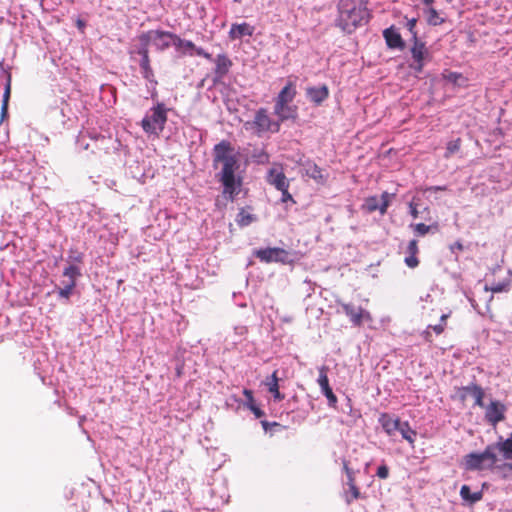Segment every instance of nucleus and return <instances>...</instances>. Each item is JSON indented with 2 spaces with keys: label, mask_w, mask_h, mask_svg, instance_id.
Segmentation results:
<instances>
[{
  "label": "nucleus",
  "mask_w": 512,
  "mask_h": 512,
  "mask_svg": "<svg viewBox=\"0 0 512 512\" xmlns=\"http://www.w3.org/2000/svg\"><path fill=\"white\" fill-rule=\"evenodd\" d=\"M222 164L220 172L221 181L224 185V192L233 194L236 189L235 171L238 169V159L236 152L227 141H221L214 147V165Z\"/></svg>",
  "instance_id": "obj_1"
},
{
  "label": "nucleus",
  "mask_w": 512,
  "mask_h": 512,
  "mask_svg": "<svg viewBox=\"0 0 512 512\" xmlns=\"http://www.w3.org/2000/svg\"><path fill=\"white\" fill-rule=\"evenodd\" d=\"M368 16L367 0H339L337 25L343 31L351 33L367 22Z\"/></svg>",
  "instance_id": "obj_2"
},
{
  "label": "nucleus",
  "mask_w": 512,
  "mask_h": 512,
  "mask_svg": "<svg viewBox=\"0 0 512 512\" xmlns=\"http://www.w3.org/2000/svg\"><path fill=\"white\" fill-rule=\"evenodd\" d=\"M167 111L168 109L163 103H158L152 107L141 121L143 130L148 134L159 135L167 122Z\"/></svg>",
  "instance_id": "obj_3"
},
{
  "label": "nucleus",
  "mask_w": 512,
  "mask_h": 512,
  "mask_svg": "<svg viewBox=\"0 0 512 512\" xmlns=\"http://www.w3.org/2000/svg\"><path fill=\"white\" fill-rule=\"evenodd\" d=\"M295 95L296 89L292 82H288L287 85L280 91L274 107V113L279 117L280 120L283 121L294 117L295 110L288 106V104L292 102Z\"/></svg>",
  "instance_id": "obj_4"
},
{
  "label": "nucleus",
  "mask_w": 512,
  "mask_h": 512,
  "mask_svg": "<svg viewBox=\"0 0 512 512\" xmlns=\"http://www.w3.org/2000/svg\"><path fill=\"white\" fill-rule=\"evenodd\" d=\"M497 461L496 448L488 446L482 453H471L465 457L464 465L469 470L491 468Z\"/></svg>",
  "instance_id": "obj_5"
},
{
  "label": "nucleus",
  "mask_w": 512,
  "mask_h": 512,
  "mask_svg": "<svg viewBox=\"0 0 512 512\" xmlns=\"http://www.w3.org/2000/svg\"><path fill=\"white\" fill-rule=\"evenodd\" d=\"M244 126L247 130H255L257 133L279 130V124L271 121L265 109L258 110L254 120L246 122Z\"/></svg>",
  "instance_id": "obj_6"
},
{
  "label": "nucleus",
  "mask_w": 512,
  "mask_h": 512,
  "mask_svg": "<svg viewBox=\"0 0 512 512\" xmlns=\"http://www.w3.org/2000/svg\"><path fill=\"white\" fill-rule=\"evenodd\" d=\"M175 37L176 35L170 32L154 30L142 34L139 37V41L147 42L148 45L153 43V45H155L158 50H164L168 48L171 43L174 44Z\"/></svg>",
  "instance_id": "obj_7"
},
{
  "label": "nucleus",
  "mask_w": 512,
  "mask_h": 512,
  "mask_svg": "<svg viewBox=\"0 0 512 512\" xmlns=\"http://www.w3.org/2000/svg\"><path fill=\"white\" fill-rule=\"evenodd\" d=\"M392 197H394V194H389L387 192L382 193L380 200L376 196L368 197L365 200L364 208L369 212L379 210L383 215L386 213Z\"/></svg>",
  "instance_id": "obj_8"
},
{
  "label": "nucleus",
  "mask_w": 512,
  "mask_h": 512,
  "mask_svg": "<svg viewBox=\"0 0 512 512\" xmlns=\"http://www.w3.org/2000/svg\"><path fill=\"white\" fill-rule=\"evenodd\" d=\"M255 255L266 263L269 262H286L288 259V253L281 248H266L260 249L255 252Z\"/></svg>",
  "instance_id": "obj_9"
},
{
  "label": "nucleus",
  "mask_w": 512,
  "mask_h": 512,
  "mask_svg": "<svg viewBox=\"0 0 512 512\" xmlns=\"http://www.w3.org/2000/svg\"><path fill=\"white\" fill-rule=\"evenodd\" d=\"M148 47H149V45L147 44V42L140 41V46H139L137 52L142 57L141 62H140V67L142 69V74H143L144 78H146L149 81H152L153 71L150 66Z\"/></svg>",
  "instance_id": "obj_10"
},
{
  "label": "nucleus",
  "mask_w": 512,
  "mask_h": 512,
  "mask_svg": "<svg viewBox=\"0 0 512 512\" xmlns=\"http://www.w3.org/2000/svg\"><path fill=\"white\" fill-rule=\"evenodd\" d=\"M342 307L344 312L350 317L351 321L355 325H360L363 320L371 319L369 312L365 311L361 307H355L351 304H343Z\"/></svg>",
  "instance_id": "obj_11"
},
{
  "label": "nucleus",
  "mask_w": 512,
  "mask_h": 512,
  "mask_svg": "<svg viewBox=\"0 0 512 512\" xmlns=\"http://www.w3.org/2000/svg\"><path fill=\"white\" fill-rule=\"evenodd\" d=\"M267 181L277 190H283L289 187V182L280 168H271L268 172Z\"/></svg>",
  "instance_id": "obj_12"
},
{
  "label": "nucleus",
  "mask_w": 512,
  "mask_h": 512,
  "mask_svg": "<svg viewBox=\"0 0 512 512\" xmlns=\"http://www.w3.org/2000/svg\"><path fill=\"white\" fill-rule=\"evenodd\" d=\"M504 406L498 401H492L486 407L485 417L491 424H496L504 418Z\"/></svg>",
  "instance_id": "obj_13"
},
{
  "label": "nucleus",
  "mask_w": 512,
  "mask_h": 512,
  "mask_svg": "<svg viewBox=\"0 0 512 512\" xmlns=\"http://www.w3.org/2000/svg\"><path fill=\"white\" fill-rule=\"evenodd\" d=\"M302 174L314 179L318 183H323L326 180L323 170L310 161L302 165Z\"/></svg>",
  "instance_id": "obj_14"
},
{
  "label": "nucleus",
  "mask_w": 512,
  "mask_h": 512,
  "mask_svg": "<svg viewBox=\"0 0 512 512\" xmlns=\"http://www.w3.org/2000/svg\"><path fill=\"white\" fill-rule=\"evenodd\" d=\"M254 33V27L248 23L233 24L229 31V37L232 40L240 39L243 36H252Z\"/></svg>",
  "instance_id": "obj_15"
},
{
  "label": "nucleus",
  "mask_w": 512,
  "mask_h": 512,
  "mask_svg": "<svg viewBox=\"0 0 512 512\" xmlns=\"http://www.w3.org/2000/svg\"><path fill=\"white\" fill-rule=\"evenodd\" d=\"M329 95L326 85L307 88V97L315 104H321Z\"/></svg>",
  "instance_id": "obj_16"
},
{
  "label": "nucleus",
  "mask_w": 512,
  "mask_h": 512,
  "mask_svg": "<svg viewBox=\"0 0 512 512\" xmlns=\"http://www.w3.org/2000/svg\"><path fill=\"white\" fill-rule=\"evenodd\" d=\"M413 59L417 62V66H415V69L418 71H421L423 67V61L427 55V49L425 45L421 42H418L415 40V43L411 49Z\"/></svg>",
  "instance_id": "obj_17"
},
{
  "label": "nucleus",
  "mask_w": 512,
  "mask_h": 512,
  "mask_svg": "<svg viewBox=\"0 0 512 512\" xmlns=\"http://www.w3.org/2000/svg\"><path fill=\"white\" fill-rule=\"evenodd\" d=\"M462 392H463L462 393L463 397L471 396L474 399L476 405H478L480 407H484V403H483L484 392L479 386L470 385V386L464 387L462 389Z\"/></svg>",
  "instance_id": "obj_18"
},
{
  "label": "nucleus",
  "mask_w": 512,
  "mask_h": 512,
  "mask_svg": "<svg viewBox=\"0 0 512 512\" xmlns=\"http://www.w3.org/2000/svg\"><path fill=\"white\" fill-rule=\"evenodd\" d=\"M384 37L387 45L390 48H402L403 41L400 34L393 28H388L384 31Z\"/></svg>",
  "instance_id": "obj_19"
},
{
  "label": "nucleus",
  "mask_w": 512,
  "mask_h": 512,
  "mask_svg": "<svg viewBox=\"0 0 512 512\" xmlns=\"http://www.w3.org/2000/svg\"><path fill=\"white\" fill-rule=\"evenodd\" d=\"M383 429L388 435H393L400 426L401 421L398 418H392L387 414H383L380 418Z\"/></svg>",
  "instance_id": "obj_20"
},
{
  "label": "nucleus",
  "mask_w": 512,
  "mask_h": 512,
  "mask_svg": "<svg viewBox=\"0 0 512 512\" xmlns=\"http://www.w3.org/2000/svg\"><path fill=\"white\" fill-rule=\"evenodd\" d=\"M278 381L277 371H274L271 377L266 380L265 385L268 387L269 392L273 394L274 399L281 401L284 399V395L279 391Z\"/></svg>",
  "instance_id": "obj_21"
},
{
  "label": "nucleus",
  "mask_w": 512,
  "mask_h": 512,
  "mask_svg": "<svg viewBox=\"0 0 512 512\" xmlns=\"http://www.w3.org/2000/svg\"><path fill=\"white\" fill-rule=\"evenodd\" d=\"M460 495L462 497V499L466 502H469V503H475L479 500H481L482 498V491L481 490H477L475 492H471V489L469 486L467 485H463L461 490H460Z\"/></svg>",
  "instance_id": "obj_22"
},
{
  "label": "nucleus",
  "mask_w": 512,
  "mask_h": 512,
  "mask_svg": "<svg viewBox=\"0 0 512 512\" xmlns=\"http://www.w3.org/2000/svg\"><path fill=\"white\" fill-rule=\"evenodd\" d=\"M398 431L401 433L402 437L405 440H407L410 444L414 443V437L416 436V432L413 429H411L408 422H401Z\"/></svg>",
  "instance_id": "obj_23"
},
{
  "label": "nucleus",
  "mask_w": 512,
  "mask_h": 512,
  "mask_svg": "<svg viewBox=\"0 0 512 512\" xmlns=\"http://www.w3.org/2000/svg\"><path fill=\"white\" fill-rule=\"evenodd\" d=\"M496 448V452L500 451L503 452L504 456L506 458L512 459V439H507L502 443H499L497 446H494Z\"/></svg>",
  "instance_id": "obj_24"
},
{
  "label": "nucleus",
  "mask_w": 512,
  "mask_h": 512,
  "mask_svg": "<svg viewBox=\"0 0 512 512\" xmlns=\"http://www.w3.org/2000/svg\"><path fill=\"white\" fill-rule=\"evenodd\" d=\"M217 71L226 73L231 65L230 60L225 55H218L216 59Z\"/></svg>",
  "instance_id": "obj_25"
},
{
  "label": "nucleus",
  "mask_w": 512,
  "mask_h": 512,
  "mask_svg": "<svg viewBox=\"0 0 512 512\" xmlns=\"http://www.w3.org/2000/svg\"><path fill=\"white\" fill-rule=\"evenodd\" d=\"M360 497V492L358 487L354 484V482H348V490H346V500L348 503L351 501L358 499Z\"/></svg>",
  "instance_id": "obj_26"
},
{
  "label": "nucleus",
  "mask_w": 512,
  "mask_h": 512,
  "mask_svg": "<svg viewBox=\"0 0 512 512\" xmlns=\"http://www.w3.org/2000/svg\"><path fill=\"white\" fill-rule=\"evenodd\" d=\"M253 220H254V217H253L250 213H248V212H246V211H244V210H241V211L239 212V214H238V216H237V219H236L237 223H238L240 226H247V225H249Z\"/></svg>",
  "instance_id": "obj_27"
},
{
  "label": "nucleus",
  "mask_w": 512,
  "mask_h": 512,
  "mask_svg": "<svg viewBox=\"0 0 512 512\" xmlns=\"http://www.w3.org/2000/svg\"><path fill=\"white\" fill-rule=\"evenodd\" d=\"M437 228H438V225H437V224H435V225H430V226H429V225H426V224H424V223H418V224H416V225L414 226V230H415V232H416L418 235H420V236H424V235H426V234H427V233H429V232H430V230H432V229L437 230Z\"/></svg>",
  "instance_id": "obj_28"
},
{
  "label": "nucleus",
  "mask_w": 512,
  "mask_h": 512,
  "mask_svg": "<svg viewBox=\"0 0 512 512\" xmlns=\"http://www.w3.org/2000/svg\"><path fill=\"white\" fill-rule=\"evenodd\" d=\"M327 371L328 368L326 366H322L319 368L318 384L321 387V390L329 386Z\"/></svg>",
  "instance_id": "obj_29"
},
{
  "label": "nucleus",
  "mask_w": 512,
  "mask_h": 512,
  "mask_svg": "<svg viewBox=\"0 0 512 512\" xmlns=\"http://www.w3.org/2000/svg\"><path fill=\"white\" fill-rule=\"evenodd\" d=\"M427 21L431 25H439L443 22V20L439 17L437 11L433 8H429L427 11Z\"/></svg>",
  "instance_id": "obj_30"
},
{
  "label": "nucleus",
  "mask_w": 512,
  "mask_h": 512,
  "mask_svg": "<svg viewBox=\"0 0 512 512\" xmlns=\"http://www.w3.org/2000/svg\"><path fill=\"white\" fill-rule=\"evenodd\" d=\"M174 45L178 49H183L184 51L193 50L195 48V45L191 41L183 40V39L179 38L178 36L175 37Z\"/></svg>",
  "instance_id": "obj_31"
},
{
  "label": "nucleus",
  "mask_w": 512,
  "mask_h": 512,
  "mask_svg": "<svg viewBox=\"0 0 512 512\" xmlns=\"http://www.w3.org/2000/svg\"><path fill=\"white\" fill-rule=\"evenodd\" d=\"M9 97H10V82L7 83L5 92L3 95L2 107H1L2 118H4L7 114Z\"/></svg>",
  "instance_id": "obj_32"
},
{
  "label": "nucleus",
  "mask_w": 512,
  "mask_h": 512,
  "mask_svg": "<svg viewBox=\"0 0 512 512\" xmlns=\"http://www.w3.org/2000/svg\"><path fill=\"white\" fill-rule=\"evenodd\" d=\"M63 275L68 277L69 281L70 280L75 281L76 277L80 275V271H79L78 267H76L74 265H70L64 270Z\"/></svg>",
  "instance_id": "obj_33"
},
{
  "label": "nucleus",
  "mask_w": 512,
  "mask_h": 512,
  "mask_svg": "<svg viewBox=\"0 0 512 512\" xmlns=\"http://www.w3.org/2000/svg\"><path fill=\"white\" fill-rule=\"evenodd\" d=\"M459 149H460V139L450 141L447 144L445 157H449L453 153L457 152Z\"/></svg>",
  "instance_id": "obj_34"
},
{
  "label": "nucleus",
  "mask_w": 512,
  "mask_h": 512,
  "mask_svg": "<svg viewBox=\"0 0 512 512\" xmlns=\"http://www.w3.org/2000/svg\"><path fill=\"white\" fill-rule=\"evenodd\" d=\"M75 284H76V283H75V281H74V280H70V281H68V282L65 284L64 288H61V289L59 290V295H60L61 297H63V298H68V297H69V295L71 294L72 289L75 287Z\"/></svg>",
  "instance_id": "obj_35"
},
{
  "label": "nucleus",
  "mask_w": 512,
  "mask_h": 512,
  "mask_svg": "<svg viewBox=\"0 0 512 512\" xmlns=\"http://www.w3.org/2000/svg\"><path fill=\"white\" fill-rule=\"evenodd\" d=\"M322 392L327 397L329 403L331 405H335V403L337 402V398L333 393L332 389L330 388V386H327L326 388L322 389Z\"/></svg>",
  "instance_id": "obj_36"
},
{
  "label": "nucleus",
  "mask_w": 512,
  "mask_h": 512,
  "mask_svg": "<svg viewBox=\"0 0 512 512\" xmlns=\"http://www.w3.org/2000/svg\"><path fill=\"white\" fill-rule=\"evenodd\" d=\"M408 252L411 254V255H416L417 252H418V246H417V241L416 240H411L408 244Z\"/></svg>",
  "instance_id": "obj_37"
},
{
  "label": "nucleus",
  "mask_w": 512,
  "mask_h": 512,
  "mask_svg": "<svg viewBox=\"0 0 512 512\" xmlns=\"http://www.w3.org/2000/svg\"><path fill=\"white\" fill-rule=\"evenodd\" d=\"M405 263L411 267V268H414L418 265V259L416 258L415 255H410L409 257H407L405 259Z\"/></svg>",
  "instance_id": "obj_38"
},
{
  "label": "nucleus",
  "mask_w": 512,
  "mask_h": 512,
  "mask_svg": "<svg viewBox=\"0 0 512 512\" xmlns=\"http://www.w3.org/2000/svg\"><path fill=\"white\" fill-rule=\"evenodd\" d=\"M409 208H410V214L412 215V217L413 218H417L418 217V210H417V203L415 202V199H413L409 203Z\"/></svg>",
  "instance_id": "obj_39"
},
{
  "label": "nucleus",
  "mask_w": 512,
  "mask_h": 512,
  "mask_svg": "<svg viewBox=\"0 0 512 512\" xmlns=\"http://www.w3.org/2000/svg\"><path fill=\"white\" fill-rule=\"evenodd\" d=\"M377 476L380 478L388 477V468L386 466H380L377 470Z\"/></svg>",
  "instance_id": "obj_40"
},
{
  "label": "nucleus",
  "mask_w": 512,
  "mask_h": 512,
  "mask_svg": "<svg viewBox=\"0 0 512 512\" xmlns=\"http://www.w3.org/2000/svg\"><path fill=\"white\" fill-rule=\"evenodd\" d=\"M415 25H416V19L415 18H412V19L408 20L407 27H408L409 31L412 33L414 38H416V33L414 32Z\"/></svg>",
  "instance_id": "obj_41"
},
{
  "label": "nucleus",
  "mask_w": 512,
  "mask_h": 512,
  "mask_svg": "<svg viewBox=\"0 0 512 512\" xmlns=\"http://www.w3.org/2000/svg\"><path fill=\"white\" fill-rule=\"evenodd\" d=\"M446 78L451 81V82H454V83H457L458 82V79H461L462 76L460 74H457V73H453V72H450Z\"/></svg>",
  "instance_id": "obj_42"
},
{
  "label": "nucleus",
  "mask_w": 512,
  "mask_h": 512,
  "mask_svg": "<svg viewBox=\"0 0 512 512\" xmlns=\"http://www.w3.org/2000/svg\"><path fill=\"white\" fill-rule=\"evenodd\" d=\"M490 290L493 293H499V292H502V291L506 290V285L505 284H497V285L492 286L490 288Z\"/></svg>",
  "instance_id": "obj_43"
},
{
  "label": "nucleus",
  "mask_w": 512,
  "mask_h": 512,
  "mask_svg": "<svg viewBox=\"0 0 512 512\" xmlns=\"http://www.w3.org/2000/svg\"><path fill=\"white\" fill-rule=\"evenodd\" d=\"M193 50L196 52L197 55L203 56L207 59H211V55L209 53L205 52L202 48L195 47Z\"/></svg>",
  "instance_id": "obj_44"
},
{
  "label": "nucleus",
  "mask_w": 512,
  "mask_h": 512,
  "mask_svg": "<svg viewBox=\"0 0 512 512\" xmlns=\"http://www.w3.org/2000/svg\"><path fill=\"white\" fill-rule=\"evenodd\" d=\"M282 192V201L287 202L288 200H292L291 194L288 192V188L280 190Z\"/></svg>",
  "instance_id": "obj_45"
},
{
  "label": "nucleus",
  "mask_w": 512,
  "mask_h": 512,
  "mask_svg": "<svg viewBox=\"0 0 512 512\" xmlns=\"http://www.w3.org/2000/svg\"><path fill=\"white\" fill-rule=\"evenodd\" d=\"M433 330L437 333V334H440L443 332L444 330V326L442 324H439V325H435L433 326Z\"/></svg>",
  "instance_id": "obj_46"
},
{
  "label": "nucleus",
  "mask_w": 512,
  "mask_h": 512,
  "mask_svg": "<svg viewBox=\"0 0 512 512\" xmlns=\"http://www.w3.org/2000/svg\"><path fill=\"white\" fill-rule=\"evenodd\" d=\"M244 395L246 396L247 400H249L250 402H252V401H253L252 391H250V390H244Z\"/></svg>",
  "instance_id": "obj_47"
},
{
  "label": "nucleus",
  "mask_w": 512,
  "mask_h": 512,
  "mask_svg": "<svg viewBox=\"0 0 512 512\" xmlns=\"http://www.w3.org/2000/svg\"><path fill=\"white\" fill-rule=\"evenodd\" d=\"M454 249L462 250V249H463V245H462V243H460V242H456V243H454V244L451 246V250H454Z\"/></svg>",
  "instance_id": "obj_48"
},
{
  "label": "nucleus",
  "mask_w": 512,
  "mask_h": 512,
  "mask_svg": "<svg viewBox=\"0 0 512 512\" xmlns=\"http://www.w3.org/2000/svg\"><path fill=\"white\" fill-rule=\"evenodd\" d=\"M445 188L444 187H441V186H434V187H430L427 189V191H440V190H444Z\"/></svg>",
  "instance_id": "obj_49"
},
{
  "label": "nucleus",
  "mask_w": 512,
  "mask_h": 512,
  "mask_svg": "<svg viewBox=\"0 0 512 512\" xmlns=\"http://www.w3.org/2000/svg\"><path fill=\"white\" fill-rule=\"evenodd\" d=\"M251 410L255 413L257 417H260L262 415V412L256 407L251 406Z\"/></svg>",
  "instance_id": "obj_50"
},
{
  "label": "nucleus",
  "mask_w": 512,
  "mask_h": 512,
  "mask_svg": "<svg viewBox=\"0 0 512 512\" xmlns=\"http://www.w3.org/2000/svg\"><path fill=\"white\" fill-rule=\"evenodd\" d=\"M70 258L73 259V261L75 262H80L81 261V255L80 254H77L76 256H70Z\"/></svg>",
  "instance_id": "obj_51"
},
{
  "label": "nucleus",
  "mask_w": 512,
  "mask_h": 512,
  "mask_svg": "<svg viewBox=\"0 0 512 512\" xmlns=\"http://www.w3.org/2000/svg\"><path fill=\"white\" fill-rule=\"evenodd\" d=\"M448 315L444 314L441 316V321L444 322L447 319Z\"/></svg>",
  "instance_id": "obj_52"
},
{
  "label": "nucleus",
  "mask_w": 512,
  "mask_h": 512,
  "mask_svg": "<svg viewBox=\"0 0 512 512\" xmlns=\"http://www.w3.org/2000/svg\"><path fill=\"white\" fill-rule=\"evenodd\" d=\"M426 5H430L433 0H423Z\"/></svg>",
  "instance_id": "obj_53"
}]
</instances>
